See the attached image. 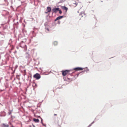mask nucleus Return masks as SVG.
<instances>
[{
	"label": "nucleus",
	"mask_w": 127,
	"mask_h": 127,
	"mask_svg": "<svg viewBox=\"0 0 127 127\" xmlns=\"http://www.w3.org/2000/svg\"><path fill=\"white\" fill-rule=\"evenodd\" d=\"M71 70H66L65 71H62V75L64 76H65L67 74H70V72Z\"/></svg>",
	"instance_id": "f257e3e1"
},
{
	"label": "nucleus",
	"mask_w": 127,
	"mask_h": 127,
	"mask_svg": "<svg viewBox=\"0 0 127 127\" xmlns=\"http://www.w3.org/2000/svg\"><path fill=\"white\" fill-rule=\"evenodd\" d=\"M33 77L38 79L40 78V76L39 74L37 73L34 75Z\"/></svg>",
	"instance_id": "f03ea898"
},
{
	"label": "nucleus",
	"mask_w": 127,
	"mask_h": 127,
	"mask_svg": "<svg viewBox=\"0 0 127 127\" xmlns=\"http://www.w3.org/2000/svg\"><path fill=\"white\" fill-rule=\"evenodd\" d=\"M73 69L75 71L82 70L83 69V68L80 67H77L73 68Z\"/></svg>",
	"instance_id": "7ed1b4c3"
},
{
	"label": "nucleus",
	"mask_w": 127,
	"mask_h": 127,
	"mask_svg": "<svg viewBox=\"0 0 127 127\" xmlns=\"http://www.w3.org/2000/svg\"><path fill=\"white\" fill-rule=\"evenodd\" d=\"M51 8L49 7H47V12H45V13L47 14L48 12H50L51 11Z\"/></svg>",
	"instance_id": "20e7f679"
},
{
	"label": "nucleus",
	"mask_w": 127,
	"mask_h": 127,
	"mask_svg": "<svg viewBox=\"0 0 127 127\" xmlns=\"http://www.w3.org/2000/svg\"><path fill=\"white\" fill-rule=\"evenodd\" d=\"M54 12L56 13L57 12V11L59 10V8H53L52 10Z\"/></svg>",
	"instance_id": "39448f33"
},
{
	"label": "nucleus",
	"mask_w": 127,
	"mask_h": 127,
	"mask_svg": "<svg viewBox=\"0 0 127 127\" xmlns=\"http://www.w3.org/2000/svg\"><path fill=\"white\" fill-rule=\"evenodd\" d=\"M63 17V16H59L58 17H57L55 20V21H56L57 20H58Z\"/></svg>",
	"instance_id": "423d86ee"
},
{
	"label": "nucleus",
	"mask_w": 127,
	"mask_h": 127,
	"mask_svg": "<svg viewBox=\"0 0 127 127\" xmlns=\"http://www.w3.org/2000/svg\"><path fill=\"white\" fill-rule=\"evenodd\" d=\"M61 8L65 10L66 12L68 9V8L67 7L64 6H62Z\"/></svg>",
	"instance_id": "0eeeda50"
},
{
	"label": "nucleus",
	"mask_w": 127,
	"mask_h": 127,
	"mask_svg": "<svg viewBox=\"0 0 127 127\" xmlns=\"http://www.w3.org/2000/svg\"><path fill=\"white\" fill-rule=\"evenodd\" d=\"M2 127H8L9 125H5L4 124H3L1 125Z\"/></svg>",
	"instance_id": "6e6552de"
},
{
	"label": "nucleus",
	"mask_w": 127,
	"mask_h": 127,
	"mask_svg": "<svg viewBox=\"0 0 127 127\" xmlns=\"http://www.w3.org/2000/svg\"><path fill=\"white\" fill-rule=\"evenodd\" d=\"M33 121L36 122H39V120L38 119H33Z\"/></svg>",
	"instance_id": "1a4fd4ad"
},
{
	"label": "nucleus",
	"mask_w": 127,
	"mask_h": 127,
	"mask_svg": "<svg viewBox=\"0 0 127 127\" xmlns=\"http://www.w3.org/2000/svg\"><path fill=\"white\" fill-rule=\"evenodd\" d=\"M58 44V42L57 41H54L53 43V44L54 45H56Z\"/></svg>",
	"instance_id": "9d476101"
},
{
	"label": "nucleus",
	"mask_w": 127,
	"mask_h": 127,
	"mask_svg": "<svg viewBox=\"0 0 127 127\" xmlns=\"http://www.w3.org/2000/svg\"><path fill=\"white\" fill-rule=\"evenodd\" d=\"M59 11V13L60 14H61L62 13V12L61 11V10L59 9L58 10Z\"/></svg>",
	"instance_id": "9b49d317"
},
{
	"label": "nucleus",
	"mask_w": 127,
	"mask_h": 127,
	"mask_svg": "<svg viewBox=\"0 0 127 127\" xmlns=\"http://www.w3.org/2000/svg\"><path fill=\"white\" fill-rule=\"evenodd\" d=\"M46 30L47 31H49V30L47 28H46Z\"/></svg>",
	"instance_id": "f8f14e48"
},
{
	"label": "nucleus",
	"mask_w": 127,
	"mask_h": 127,
	"mask_svg": "<svg viewBox=\"0 0 127 127\" xmlns=\"http://www.w3.org/2000/svg\"><path fill=\"white\" fill-rule=\"evenodd\" d=\"M42 119H41V123H42V124H43V123H42Z\"/></svg>",
	"instance_id": "ddd939ff"
},
{
	"label": "nucleus",
	"mask_w": 127,
	"mask_h": 127,
	"mask_svg": "<svg viewBox=\"0 0 127 127\" xmlns=\"http://www.w3.org/2000/svg\"><path fill=\"white\" fill-rule=\"evenodd\" d=\"M74 4H75L76 5H77V3H74Z\"/></svg>",
	"instance_id": "4468645a"
},
{
	"label": "nucleus",
	"mask_w": 127,
	"mask_h": 127,
	"mask_svg": "<svg viewBox=\"0 0 127 127\" xmlns=\"http://www.w3.org/2000/svg\"><path fill=\"white\" fill-rule=\"evenodd\" d=\"M79 16L80 17H82V14H80Z\"/></svg>",
	"instance_id": "2eb2a0df"
},
{
	"label": "nucleus",
	"mask_w": 127,
	"mask_h": 127,
	"mask_svg": "<svg viewBox=\"0 0 127 127\" xmlns=\"http://www.w3.org/2000/svg\"><path fill=\"white\" fill-rule=\"evenodd\" d=\"M92 124V123L89 126V127H90L91 126V125Z\"/></svg>",
	"instance_id": "dca6fc26"
},
{
	"label": "nucleus",
	"mask_w": 127,
	"mask_h": 127,
	"mask_svg": "<svg viewBox=\"0 0 127 127\" xmlns=\"http://www.w3.org/2000/svg\"><path fill=\"white\" fill-rule=\"evenodd\" d=\"M54 116H56L57 115V114H54Z\"/></svg>",
	"instance_id": "f3484780"
},
{
	"label": "nucleus",
	"mask_w": 127,
	"mask_h": 127,
	"mask_svg": "<svg viewBox=\"0 0 127 127\" xmlns=\"http://www.w3.org/2000/svg\"><path fill=\"white\" fill-rule=\"evenodd\" d=\"M33 84H34L35 85H36L35 83H33Z\"/></svg>",
	"instance_id": "a211bd4d"
}]
</instances>
